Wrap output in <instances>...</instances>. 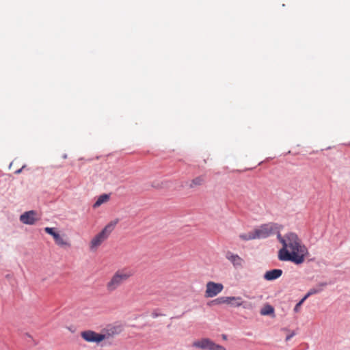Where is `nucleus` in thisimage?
I'll return each instance as SVG.
<instances>
[{"instance_id": "f257e3e1", "label": "nucleus", "mask_w": 350, "mask_h": 350, "mask_svg": "<svg viewBox=\"0 0 350 350\" xmlns=\"http://www.w3.org/2000/svg\"><path fill=\"white\" fill-rule=\"evenodd\" d=\"M278 239L282 244V247L278 252V258L280 260L291 261L297 265L304 262L308 251L296 234L290 232L284 237L278 234Z\"/></svg>"}, {"instance_id": "f03ea898", "label": "nucleus", "mask_w": 350, "mask_h": 350, "mask_svg": "<svg viewBox=\"0 0 350 350\" xmlns=\"http://www.w3.org/2000/svg\"><path fill=\"white\" fill-rule=\"evenodd\" d=\"M133 271L129 268L116 270L105 284L108 293H113L126 282L133 275Z\"/></svg>"}, {"instance_id": "7ed1b4c3", "label": "nucleus", "mask_w": 350, "mask_h": 350, "mask_svg": "<svg viewBox=\"0 0 350 350\" xmlns=\"http://www.w3.org/2000/svg\"><path fill=\"white\" fill-rule=\"evenodd\" d=\"M118 219L111 221L104 228L97 234H96L90 241L89 248L92 252H96L98 248L105 241L114 230L118 223Z\"/></svg>"}, {"instance_id": "20e7f679", "label": "nucleus", "mask_w": 350, "mask_h": 350, "mask_svg": "<svg viewBox=\"0 0 350 350\" xmlns=\"http://www.w3.org/2000/svg\"><path fill=\"white\" fill-rule=\"evenodd\" d=\"M282 226L276 223H267L254 229L256 239H265L275 233L280 234Z\"/></svg>"}, {"instance_id": "39448f33", "label": "nucleus", "mask_w": 350, "mask_h": 350, "mask_svg": "<svg viewBox=\"0 0 350 350\" xmlns=\"http://www.w3.org/2000/svg\"><path fill=\"white\" fill-rule=\"evenodd\" d=\"M192 346L203 350H226L224 347L215 343L211 339L207 338H204L194 341Z\"/></svg>"}, {"instance_id": "423d86ee", "label": "nucleus", "mask_w": 350, "mask_h": 350, "mask_svg": "<svg viewBox=\"0 0 350 350\" xmlns=\"http://www.w3.org/2000/svg\"><path fill=\"white\" fill-rule=\"evenodd\" d=\"M110 334H98L92 330H86L81 332V338L88 342L99 343L103 340L107 339L110 336Z\"/></svg>"}, {"instance_id": "0eeeda50", "label": "nucleus", "mask_w": 350, "mask_h": 350, "mask_svg": "<svg viewBox=\"0 0 350 350\" xmlns=\"http://www.w3.org/2000/svg\"><path fill=\"white\" fill-rule=\"evenodd\" d=\"M224 289L221 283L208 282L206 285L205 297L207 298L214 297L219 294Z\"/></svg>"}, {"instance_id": "6e6552de", "label": "nucleus", "mask_w": 350, "mask_h": 350, "mask_svg": "<svg viewBox=\"0 0 350 350\" xmlns=\"http://www.w3.org/2000/svg\"><path fill=\"white\" fill-rule=\"evenodd\" d=\"M226 258L232 263L236 268H241L244 264V260L237 254L228 252L226 256Z\"/></svg>"}, {"instance_id": "1a4fd4ad", "label": "nucleus", "mask_w": 350, "mask_h": 350, "mask_svg": "<svg viewBox=\"0 0 350 350\" xmlns=\"http://www.w3.org/2000/svg\"><path fill=\"white\" fill-rule=\"evenodd\" d=\"M36 213L33 211L25 212L20 216V220L22 223L28 225H32L35 223Z\"/></svg>"}, {"instance_id": "9d476101", "label": "nucleus", "mask_w": 350, "mask_h": 350, "mask_svg": "<svg viewBox=\"0 0 350 350\" xmlns=\"http://www.w3.org/2000/svg\"><path fill=\"white\" fill-rule=\"evenodd\" d=\"M243 303L244 301L241 297L231 296L228 297V301L227 302V304L235 308L243 306L244 308H249L251 306V304L244 306Z\"/></svg>"}, {"instance_id": "9b49d317", "label": "nucleus", "mask_w": 350, "mask_h": 350, "mask_svg": "<svg viewBox=\"0 0 350 350\" xmlns=\"http://www.w3.org/2000/svg\"><path fill=\"white\" fill-rule=\"evenodd\" d=\"M282 274V269H275L267 271L264 275V278L266 280L271 281L279 278Z\"/></svg>"}, {"instance_id": "f8f14e48", "label": "nucleus", "mask_w": 350, "mask_h": 350, "mask_svg": "<svg viewBox=\"0 0 350 350\" xmlns=\"http://www.w3.org/2000/svg\"><path fill=\"white\" fill-rule=\"evenodd\" d=\"M53 239L55 243L61 247H70L71 245L68 240L65 237V236L61 235L59 233L55 236V237Z\"/></svg>"}, {"instance_id": "ddd939ff", "label": "nucleus", "mask_w": 350, "mask_h": 350, "mask_svg": "<svg viewBox=\"0 0 350 350\" xmlns=\"http://www.w3.org/2000/svg\"><path fill=\"white\" fill-rule=\"evenodd\" d=\"M205 182V178L204 176H199L191 180V183L189 184V187L193 189L198 186H201L204 184Z\"/></svg>"}, {"instance_id": "4468645a", "label": "nucleus", "mask_w": 350, "mask_h": 350, "mask_svg": "<svg viewBox=\"0 0 350 350\" xmlns=\"http://www.w3.org/2000/svg\"><path fill=\"white\" fill-rule=\"evenodd\" d=\"M326 286L325 283H321L318 285L317 288H313L310 289V291L307 293V294L304 297L305 299L308 298L310 296L320 293L324 286Z\"/></svg>"}, {"instance_id": "2eb2a0df", "label": "nucleus", "mask_w": 350, "mask_h": 350, "mask_svg": "<svg viewBox=\"0 0 350 350\" xmlns=\"http://www.w3.org/2000/svg\"><path fill=\"white\" fill-rule=\"evenodd\" d=\"M109 200V196L108 194H103L98 197L97 200L93 205L94 208L99 207L101 204L108 202Z\"/></svg>"}, {"instance_id": "dca6fc26", "label": "nucleus", "mask_w": 350, "mask_h": 350, "mask_svg": "<svg viewBox=\"0 0 350 350\" xmlns=\"http://www.w3.org/2000/svg\"><path fill=\"white\" fill-rule=\"evenodd\" d=\"M239 238L243 241H250L253 239H256V236L254 234V230L247 233L241 234L239 235Z\"/></svg>"}, {"instance_id": "f3484780", "label": "nucleus", "mask_w": 350, "mask_h": 350, "mask_svg": "<svg viewBox=\"0 0 350 350\" xmlns=\"http://www.w3.org/2000/svg\"><path fill=\"white\" fill-rule=\"evenodd\" d=\"M274 308L269 304L265 305L260 310V314L262 316L273 314Z\"/></svg>"}, {"instance_id": "a211bd4d", "label": "nucleus", "mask_w": 350, "mask_h": 350, "mask_svg": "<svg viewBox=\"0 0 350 350\" xmlns=\"http://www.w3.org/2000/svg\"><path fill=\"white\" fill-rule=\"evenodd\" d=\"M228 297H220L211 301L213 304H227Z\"/></svg>"}, {"instance_id": "6ab92c4d", "label": "nucleus", "mask_w": 350, "mask_h": 350, "mask_svg": "<svg viewBox=\"0 0 350 350\" xmlns=\"http://www.w3.org/2000/svg\"><path fill=\"white\" fill-rule=\"evenodd\" d=\"M44 231L51 235L53 237V238L54 239L55 237V236L58 234V232H55L54 228H49V227H46L44 228Z\"/></svg>"}, {"instance_id": "aec40b11", "label": "nucleus", "mask_w": 350, "mask_h": 350, "mask_svg": "<svg viewBox=\"0 0 350 350\" xmlns=\"http://www.w3.org/2000/svg\"><path fill=\"white\" fill-rule=\"evenodd\" d=\"M44 231L51 235L53 237V238L54 239L55 237V236L58 234V232H55L54 228H49V227H46L44 228Z\"/></svg>"}, {"instance_id": "412c9836", "label": "nucleus", "mask_w": 350, "mask_h": 350, "mask_svg": "<svg viewBox=\"0 0 350 350\" xmlns=\"http://www.w3.org/2000/svg\"><path fill=\"white\" fill-rule=\"evenodd\" d=\"M305 299L303 297L295 306L294 308V311L295 312H298L299 311L301 306L303 304V303L305 301Z\"/></svg>"}, {"instance_id": "4be33fe9", "label": "nucleus", "mask_w": 350, "mask_h": 350, "mask_svg": "<svg viewBox=\"0 0 350 350\" xmlns=\"http://www.w3.org/2000/svg\"><path fill=\"white\" fill-rule=\"evenodd\" d=\"M295 335V333L294 332H292L289 335H288L286 337V341L290 340Z\"/></svg>"}, {"instance_id": "5701e85b", "label": "nucleus", "mask_w": 350, "mask_h": 350, "mask_svg": "<svg viewBox=\"0 0 350 350\" xmlns=\"http://www.w3.org/2000/svg\"><path fill=\"white\" fill-rule=\"evenodd\" d=\"M25 167V165H23L21 168H20L19 170H18L15 172V174H20Z\"/></svg>"}]
</instances>
